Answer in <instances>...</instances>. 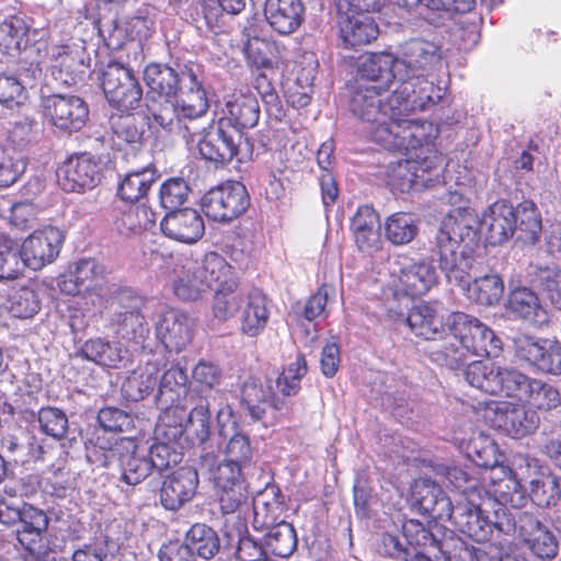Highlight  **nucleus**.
<instances>
[{
    "instance_id": "nucleus-1",
    "label": "nucleus",
    "mask_w": 561,
    "mask_h": 561,
    "mask_svg": "<svg viewBox=\"0 0 561 561\" xmlns=\"http://www.w3.org/2000/svg\"><path fill=\"white\" fill-rule=\"evenodd\" d=\"M405 94L382 87L358 85L350 100V110L362 124L366 138L383 149H404L420 146L438 137L436 125L428 121L409 119L422 111Z\"/></svg>"
},
{
    "instance_id": "nucleus-2",
    "label": "nucleus",
    "mask_w": 561,
    "mask_h": 561,
    "mask_svg": "<svg viewBox=\"0 0 561 561\" xmlns=\"http://www.w3.org/2000/svg\"><path fill=\"white\" fill-rule=\"evenodd\" d=\"M397 60L398 93L408 95L422 111L435 105L442 99L440 89L428 78L443 65L442 46L412 38L401 46Z\"/></svg>"
},
{
    "instance_id": "nucleus-3",
    "label": "nucleus",
    "mask_w": 561,
    "mask_h": 561,
    "mask_svg": "<svg viewBox=\"0 0 561 561\" xmlns=\"http://www.w3.org/2000/svg\"><path fill=\"white\" fill-rule=\"evenodd\" d=\"M436 138L433 137L413 148L388 149L405 153L415 151L414 158L399 160L388 167L386 183L391 191L400 193L421 191L439 181L444 158L435 146Z\"/></svg>"
},
{
    "instance_id": "nucleus-4",
    "label": "nucleus",
    "mask_w": 561,
    "mask_h": 561,
    "mask_svg": "<svg viewBox=\"0 0 561 561\" xmlns=\"http://www.w3.org/2000/svg\"><path fill=\"white\" fill-rule=\"evenodd\" d=\"M473 216V208L458 207L446 216L436 236L439 268L448 282L456 285L466 282L471 267L470 259L460 248L463 237L469 234Z\"/></svg>"
},
{
    "instance_id": "nucleus-5",
    "label": "nucleus",
    "mask_w": 561,
    "mask_h": 561,
    "mask_svg": "<svg viewBox=\"0 0 561 561\" xmlns=\"http://www.w3.org/2000/svg\"><path fill=\"white\" fill-rule=\"evenodd\" d=\"M202 157L217 164H227L236 159L247 162L252 159L253 145L241 130L230 128L225 118H219L217 126L204 131L198 141Z\"/></svg>"
},
{
    "instance_id": "nucleus-6",
    "label": "nucleus",
    "mask_w": 561,
    "mask_h": 561,
    "mask_svg": "<svg viewBox=\"0 0 561 561\" xmlns=\"http://www.w3.org/2000/svg\"><path fill=\"white\" fill-rule=\"evenodd\" d=\"M448 325L451 335L470 355L497 357L501 354V339L478 318L456 311L449 316Z\"/></svg>"
},
{
    "instance_id": "nucleus-7",
    "label": "nucleus",
    "mask_w": 561,
    "mask_h": 561,
    "mask_svg": "<svg viewBox=\"0 0 561 561\" xmlns=\"http://www.w3.org/2000/svg\"><path fill=\"white\" fill-rule=\"evenodd\" d=\"M250 195L244 184L226 181L209 188L202 197L201 208L213 221L229 224L250 207Z\"/></svg>"
},
{
    "instance_id": "nucleus-8",
    "label": "nucleus",
    "mask_w": 561,
    "mask_h": 561,
    "mask_svg": "<svg viewBox=\"0 0 561 561\" xmlns=\"http://www.w3.org/2000/svg\"><path fill=\"white\" fill-rule=\"evenodd\" d=\"M101 87L110 105L117 112H134L140 106L142 89L133 70L119 62H108Z\"/></svg>"
},
{
    "instance_id": "nucleus-9",
    "label": "nucleus",
    "mask_w": 561,
    "mask_h": 561,
    "mask_svg": "<svg viewBox=\"0 0 561 561\" xmlns=\"http://www.w3.org/2000/svg\"><path fill=\"white\" fill-rule=\"evenodd\" d=\"M57 179L65 192L91 190L101 179L100 160L90 152L73 153L59 167Z\"/></svg>"
},
{
    "instance_id": "nucleus-10",
    "label": "nucleus",
    "mask_w": 561,
    "mask_h": 561,
    "mask_svg": "<svg viewBox=\"0 0 561 561\" xmlns=\"http://www.w3.org/2000/svg\"><path fill=\"white\" fill-rule=\"evenodd\" d=\"M412 506L436 520L450 522L454 517L453 503L442 486L430 478H419L410 488Z\"/></svg>"
},
{
    "instance_id": "nucleus-11",
    "label": "nucleus",
    "mask_w": 561,
    "mask_h": 561,
    "mask_svg": "<svg viewBox=\"0 0 561 561\" xmlns=\"http://www.w3.org/2000/svg\"><path fill=\"white\" fill-rule=\"evenodd\" d=\"M121 310L115 313L114 322L117 334L126 341L141 343L149 333L148 324L142 314L146 298L130 290L118 295Z\"/></svg>"
},
{
    "instance_id": "nucleus-12",
    "label": "nucleus",
    "mask_w": 561,
    "mask_h": 561,
    "mask_svg": "<svg viewBox=\"0 0 561 561\" xmlns=\"http://www.w3.org/2000/svg\"><path fill=\"white\" fill-rule=\"evenodd\" d=\"M62 241L61 232L53 226L33 231L20 248L26 266L38 271L51 264L60 252Z\"/></svg>"
},
{
    "instance_id": "nucleus-13",
    "label": "nucleus",
    "mask_w": 561,
    "mask_h": 561,
    "mask_svg": "<svg viewBox=\"0 0 561 561\" xmlns=\"http://www.w3.org/2000/svg\"><path fill=\"white\" fill-rule=\"evenodd\" d=\"M199 478L196 469L183 466L168 473L159 490L161 506L171 512H176L191 502L198 489Z\"/></svg>"
},
{
    "instance_id": "nucleus-14",
    "label": "nucleus",
    "mask_w": 561,
    "mask_h": 561,
    "mask_svg": "<svg viewBox=\"0 0 561 561\" xmlns=\"http://www.w3.org/2000/svg\"><path fill=\"white\" fill-rule=\"evenodd\" d=\"M493 412L492 426L505 431L515 438L533 434L540 424L537 411L524 402H497Z\"/></svg>"
},
{
    "instance_id": "nucleus-15",
    "label": "nucleus",
    "mask_w": 561,
    "mask_h": 561,
    "mask_svg": "<svg viewBox=\"0 0 561 561\" xmlns=\"http://www.w3.org/2000/svg\"><path fill=\"white\" fill-rule=\"evenodd\" d=\"M44 110L54 126L68 131L80 130L89 116L87 103L77 95H48L44 100Z\"/></svg>"
},
{
    "instance_id": "nucleus-16",
    "label": "nucleus",
    "mask_w": 561,
    "mask_h": 561,
    "mask_svg": "<svg viewBox=\"0 0 561 561\" xmlns=\"http://www.w3.org/2000/svg\"><path fill=\"white\" fill-rule=\"evenodd\" d=\"M353 0H348L350 12L341 16L340 34L346 47H356L369 44L376 39L379 28L369 12L380 11L386 0L376 9H362L356 7Z\"/></svg>"
},
{
    "instance_id": "nucleus-17",
    "label": "nucleus",
    "mask_w": 561,
    "mask_h": 561,
    "mask_svg": "<svg viewBox=\"0 0 561 561\" xmlns=\"http://www.w3.org/2000/svg\"><path fill=\"white\" fill-rule=\"evenodd\" d=\"M515 207L504 198L490 204L480 218V229L491 245H501L507 242L516 232Z\"/></svg>"
},
{
    "instance_id": "nucleus-18",
    "label": "nucleus",
    "mask_w": 561,
    "mask_h": 561,
    "mask_svg": "<svg viewBox=\"0 0 561 561\" xmlns=\"http://www.w3.org/2000/svg\"><path fill=\"white\" fill-rule=\"evenodd\" d=\"M162 233L178 242L192 244L205 233V224L201 214L192 208L168 213L160 222Z\"/></svg>"
},
{
    "instance_id": "nucleus-19",
    "label": "nucleus",
    "mask_w": 561,
    "mask_h": 561,
    "mask_svg": "<svg viewBox=\"0 0 561 561\" xmlns=\"http://www.w3.org/2000/svg\"><path fill=\"white\" fill-rule=\"evenodd\" d=\"M105 279V268L94 259H80L75 262L64 279L59 282L60 290L76 296L95 290Z\"/></svg>"
},
{
    "instance_id": "nucleus-20",
    "label": "nucleus",
    "mask_w": 561,
    "mask_h": 561,
    "mask_svg": "<svg viewBox=\"0 0 561 561\" xmlns=\"http://www.w3.org/2000/svg\"><path fill=\"white\" fill-rule=\"evenodd\" d=\"M270 298L260 288H253L245 295V301L239 317V332L248 337L260 336L268 325L271 318Z\"/></svg>"
},
{
    "instance_id": "nucleus-21",
    "label": "nucleus",
    "mask_w": 561,
    "mask_h": 561,
    "mask_svg": "<svg viewBox=\"0 0 561 561\" xmlns=\"http://www.w3.org/2000/svg\"><path fill=\"white\" fill-rule=\"evenodd\" d=\"M225 122L230 128L254 127L260 119V105L256 96L249 90H233L224 98Z\"/></svg>"
},
{
    "instance_id": "nucleus-22",
    "label": "nucleus",
    "mask_w": 561,
    "mask_h": 561,
    "mask_svg": "<svg viewBox=\"0 0 561 561\" xmlns=\"http://www.w3.org/2000/svg\"><path fill=\"white\" fill-rule=\"evenodd\" d=\"M378 221L379 215L370 205L358 206L352 217L350 229L360 252L371 255L381 250L382 240Z\"/></svg>"
},
{
    "instance_id": "nucleus-23",
    "label": "nucleus",
    "mask_w": 561,
    "mask_h": 561,
    "mask_svg": "<svg viewBox=\"0 0 561 561\" xmlns=\"http://www.w3.org/2000/svg\"><path fill=\"white\" fill-rule=\"evenodd\" d=\"M156 334L167 351L179 353L193 340V323L187 314L169 310L160 318Z\"/></svg>"
},
{
    "instance_id": "nucleus-24",
    "label": "nucleus",
    "mask_w": 561,
    "mask_h": 561,
    "mask_svg": "<svg viewBox=\"0 0 561 561\" xmlns=\"http://www.w3.org/2000/svg\"><path fill=\"white\" fill-rule=\"evenodd\" d=\"M437 276L435 267L426 262L412 264L401 268L393 285L394 298H416L427 294L436 284Z\"/></svg>"
},
{
    "instance_id": "nucleus-25",
    "label": "nucleus",
    "mask_w": 561,
    "mask_h": 561,
    "mask_svg": "<svg viewBox=\"0 0 561 561\" xmlns=\"http://www.w3.org/2000/svg\"><path fill=\"white\" fill-rule=\"evenodd\" d=\"M241 407L248 412L253 422H264L266 408L279 411L284 407L271 387H264L260 379L250 377L241 388Z\"/></svg>"
},
{
    "instance_id": "nucleus-26",
    "label": "nucleus",
    "mask_w": 561,
    "mask_h": 561,
    "mask_svg": "<svg viewBox=\"0 0 561 561\" xmlns=\"http://www.w3.org/2000/svg\"><path fill=\"white\" fill-rule=\"evenodd\" d=\"M522 540L540 559H553L559 549L553 534L531 513L520 514Z\"/></svg>"
},
{
    "instance_id": "nucleus-27",
    "label": "nucleus",
    "mask_w": 561,
    "mask_h": 561,
    "mask_svg": "<svg viewBox=\"0 0 561 561\" xmlns=\"http://www.w3.org/2000/svg\"><path fill=\"white\" fill-rule=\"evenodd\" d=\"M388 317L392 320L404 319L410 330L425 340H434L444 329V319L438 314L437 309L431 302H421L413 306L408 316L388 309Z\"/></svg>"
},
{
    "instance_id": "nucleus-28",
    "label": "nucleus",
    "mask_w": 561,
    "mask_h": 561,
    "mask_svg": "<svg viewBox=\"0 0 561 561\" xmlns=\"http://www.w3.org/2000/svg\"><path fill=\"white\" fill-rule=\"evenodd\" d=\"M264 14L275 32L280 35H289L301 25L305 7L301 0H267Z\"/></svg>"
},
{
    "instance_id": "nucleus-29",
    "label": "nucleus",
    "mask_w": 561,
    "mask_h": 561,
    "mask_svg": "<svg viewBox=\"0 0 561 561\" xmlns=\"http://www.w3.org/2000/svg\"><path fill=\"white\" fill-rule=\"evenodd\" d=\"M108 139L114 150L136 149L144 142L142 125L133 112H118L110 116Z\"/></svg>"
},
{
    "instance_id": "nucleus-30",
    "label": "nucleus",
    "mask_w": 561,
    "mask_h": 561,
    "mask_svg": "<svg viewBox=\"0 0 561 561\" xmlns=\"http://www.w3.org/2000/svg\"><path fill=\"white\" fill-rule=\"evenodd\" d=\"M148 87L147 99H174L181 90L182 72H176L168 65L150 64L144 71Z\"/></svg>"
},
{
    "instance_id": "nucleus-31",
    "label": "nucleus",
    "mask_w": 561,
    "mask_h": 561,
    "mask_svg": "<svg viewBox=\"0 0 561 561\" xmlns=\"http://www.w3.org/2000/svg\"><path fill=\"white\" fill-rule=\"evenodd\" d=\"M520 356L538 370L561 375V344L558 342H535L526 339L519 346Z\"/></svg>"
},
{
    "instance_id": "nucleus-32",
    "label": "nucleus",
    "mask_w": 561,
    "mask_h": 561,
    "mask_svg": "<svg viewBox=\"0 0 561 561\" xmlns=\"http://www.w3.org/2000/svg\"><path fill=\"white\" fill-rule=\"evenodd\" d=\"M182 80H186L179 101V113L185 118L196 119L204 116L208 108V99L202 82L198 80L193 68L186 67L182 70Z\"/></svg>"
},
{
    "instance_id": "nucleus-33",
    "label": "nucleus",
    "mask_w": 561,
    "mask_h": 561,
    "mask_svg": "<svg viewBox=\"0 0 561 561\" xmlns=\"http://www.w3.org/2000/svg\"><path fill=\"white\" fill-rule=\"evenodd\" d=\"M50 62L51 75L67 85L76 84L84 73L81 54L68 45L51 47Z\"/></svg>"
},
{
    "instance_id": "nucleus-34",
    "label": "nucleus",
    "mask_w": 561,
    "mask_h": 561,
    "mask_svg": "<svg viewBox=\"0 0 561 561\" xmlns=\"http://www.w3.org/2000/svg\"><path fill=\"white\" fill-rule=\"evenodd\" d=\"M197 265L199 275H202L205 284L208 285V290L240 285L233 266L216 252L206 253L202 262H197Z\"/></svg>"
},
{
    "instance_id": "nucleus-35",
    "label": "nucleus",
    "mask_w": 561,
    "mask_h": 561,
    "mask_svg": "<svg viewBox=\"0 0 561 561\" xmlns=\"http://www.w3.org/2000/svg\"><path fill=\"white\" fill-rule=\"evenodd\" d=\"M457 515L454 514L453 522L459 530L477 542L489 541L493 531V520L483 515V511L477 505H458Z\"/></svg>"
},
{
    "instance_id": "nucleus-36",
    "label": "nucleus",
    "mask_w": 561,
    "mask_h": 561,
    "mask_svg": "<svg viewBox=\"0 0 561 561\" xmlns=\"http://www.w3.org/2000/svg\"><path fill=\"white\" fill-rule=\"evenodd\" d=\"M170 401L174 399L171 397ZM186 407L181 403H171L163 409L159 415L154 428L157 440L168 443H178L183 447V437L185 435Z\"/></svg>"
},
{
    "instance_id": "nucleus-37",
    "label": "nucleus",
    "mask_w": 561,
    "mask_h": 561,
    "mask_svg": "<svg viewBox=\"0 0 561 561\" xmlns=\"http://www.w3.org/2000/svg\"><path fill=\"white\" fill-rule=\"evenodd\" d=\"M508 309L512 313L531 324L540 325L548 321V314L535 291L527 287H517L508 297Z\"/></svg>"
},
{
    "instance_id": "nucleus-38",
    "label": "nucleus",
    "mask_w": 561,
    "mask_h": 561,
    "mask_svg": "<svg viewBox=\"0 0 561 561\" xmlns=\"http://www.w3.org/2000/svg\"><path fill=\"white\" fill-rule=\"evenodd\" d=\"M397 61V57L390 53H371L363 57L358 66V73L360 78L380 81L388 85L394 79L399 81Z\"/></svg>"
},
{
    "instance_id": "nucleus-39",
    "label": "nucleus",
    "mask_w": 561,
    "mask_h": 561,
    "mask_svg": "<svg viewBox=\"0 0 561 561\" xmlns=\"http://www.w3.org/2000/svg\"><path fill=\"white\" fill-rule=\"evenodd\" d=\"M314 72L313 67L298 66L294 72L295 77L286 81L284 96L294 108H304L310 104L313 94Z\"/></svg>"
},
{
    "instance_id": "nucleus-40",
    "label": "nucleus",
    "mask_w": 561,
    "mask_h": 561,
    "mask_svg": "<svg viewBox=\"0 0 561 561\" xmlns=\"http://www.w3.org/2000/svg\"><path fill=\"white\" fill-rule=\"evenodd\" d=\"M211 413L208 402H201L190 411L186 410L185 435L183 445L190 447L204 445L210 436Z\"/></svg>"
},
{
    "instance_id": "nucleus-41",
    "label": "nucleus",
    "mask_w": 561,
    "mask_h": 561,
    "mask_svg": "<svg viewBox=\"0 0 561 561\" xmlns=\"http://www.w3.org/2000/svg\"><path fill=\"white\" fill-rule=\"evenodd\" d=\"M76 355L84 360L111 368L117 367L122 360L121 347L100 336L85 340Z\"/></svg>"
},
{
    "instance_id": "nucleus-42",
    "label": "nucleus",
    "mask_w": 561,
    "mask_h": 561,
    "mask_svg": "<svg viewBox=\"0 0 561 561\" xmlns=\"http://www.w3.org/2000/svg\"><path fill=\"white\" fill-rule=\"evenodd\" d=\"M517 239L523 243L535 244L541 234V216L533 201H523L515 207Z\"/></svg>"
},
{
    "instance_id": "nucleus-43",
    "label": "nucleus",
    "mask_w": 561,
    "mask_h": 561,
    "mask_svg": "<svg viewBox=\"0 0 561 561\" xmlns=\"http://www.w3.org/2000/svg\"><path fill=\"white\" fill-rule=\"evenodd\" d=\"M198 271L197 262H186L182 265L181 273L173 282V293L179 299L195 301L209 291Z\"/></svg>"
},
{
    "instance_id": "nucleus-44",
    "label": "nucleus",
    "mask_w": 561,
    "mask_h": 561,
    "mask_svg": "<svg viewBox=\"0 0 561 561\" xmlns=\"http://www.w3.org/2000/svg\"><path fill=\"white\" fill-rule=\"evenodd\" d=\"M133 445V450L122 453L117 458L122 468V481L128 485L139 484L153 469V462L150 460L149 456L139 454L138 440L135 437Z\"/></svg>"
},
{
    "instance_id": "nucleus-45",
    "label": "nucleus",
    "mask_w": 561,
    "mask_h": 561,
    "mask_svg": "<svg viewBox=\"0 0 561 561\" xmlns=\"http://www.w3.org/2000/svg\"><path fill=\"white\" fill-rule=\"evenodd\" d=\"M113 432L106 430L94 431L90 442L93 445V453L101 454V465L108 467L112 458H118L122 453H127L134 448V437H121L112 434Z\"/></svg>"
},
{
    "instance_id": "nucleus-46",
    "label": "nucleus",
    "mask_w": 561,
    "mask_h": 561,
    "mask_svg": "<svg viewBox=\"0 0 561 561\" xmlns=\"http://www.w3.org/2000/svg\"><path fill=\"white\" fill-rule=\"evenodd\" d=\"M265 545L268 557L286 559L297 548V535L294 526L287 522H280L270 528L265 535Z\"/></svg>"
},
{
    "instance_id": "nucleus-47",
    "label": "nucleus",
    "mask_w": 561,
    "mask_h": 561,
    "mask_svg": "<svg viewBox=\"0 0 561 561\" xmlns=\"http://www.w3.org/2000/svg\"><path fill=\"white\" fill-rule=\"evenodd\" d=\"M504 294L503 279L496 274H486L474 278L467 286V297L481 306H494Z\"/></svg>"
},
{
    "instance_id": "nucleus-48",
    "label": "nucleus",
    "mask_w": 561,
    "mask_h": 561,
    "mask_svg": "<svg viewBox=\"0 0 561 561\" xmlns=\"http://www.w3.org/2000/svg\"><path fill=\"white\" fill-rule=\"evenodd\" d=\"M153 181V170L147 167L130 171L118 183L117 196L126 203H137L148 194Z\"/></svg>"
},
{
    "instance_id": "nucleus-49",
    "label": "nucleus",
    "mask_w": 561,
    "mask_h": 561,
    "mask_svg": "<svg viewBox=\"0 0 561 561\" xmlns=\"http://www.w3.org/2000/svg\"><path fill=\"white\" fill-rule=\"evenodd\" d=\"M417 233V221L410 213L391 214L385 221V237L393 245H405L413 241Z\"/></svg>"
},
{
    "instance_id": "nucleus-50",
    "label": "nucleus",
    "mask_w": 561,
    "mask_h": 561,
    "mask_svg": "<svg viewBox=\"0 0 561 561\" xmlns=\"http://www.w3.org/2000/svg\"><path fill=\"white\" fill-rule=\"evenodd\" d=\"M245 295L240 290L239 285L215 290L211 301L214 318L220 322L234 318L241 311Z\"/></svg>"
},
{
    "instance_id": "nucleus-51",
    "label": "nucleus",
    "mask_w": 561,
    "mask_h": 561,
    "mask_svg": "<svg viewBox=\"0 0 561 561\" xmlns=\"http://www.w3.org/2000/svg\"><path fill=\"white\" fill-rule=\"evenodd\" d=\"M187 545L196 551L198 557L210 560L220 550L218 534L208 525L203 523L193 524L186 533Z\"/></svg>"
},
{
    "instance_id": "nucleus-52",
    "label": "nucleus",
    "mask_w": 561,
    "mask_h": 561,
    "mask_svg": "<svg viewBox=\"0 0 561 561\" xmlns=\"http://www.w3.org/2000/svg\"><path fill=\"white\" fill-rule=\"evenodd\" d=\"M243 49L247 59L256 69H265L270 73L278 69L275 43L255 36L247 41Z\"/></svg>"
},
{
    "instance_id": "nucleus-53",
    "label": "nucleus",
    "mask_w": 561,
    "mask_h": 561,
    "mask_svg": "<svg viewBox=\"0 0 561 561\" xmlns=\"http://www.w3.org/2000/svg\"><path fill=\"white\" fill-rule=\"evenodd\" d=\"M500 366L495 364H486L482 360H474L467 365L465 378L472 387L495 396L497 388V379L501 374Z\"/></svg>"
},
{
    "instance_id": "nucleus-54",
    "label": "nucleus",
    "mask_w": 561,
    "mask_h": 561,
    "mask_svg": "<svg viewBox=\"0 0 561 561\" xmlns=\"http://www.w3.org/2000/svg\"><path fill=\"white\" fill-rule=\"evenodd\" d=\"M523 402L536 411H550L561 404V396L553 386L533 379Z\"/></svg>"
},
{
    "instance_id": "nucleus-55",
    "label": "nucleus",
    "mask_w": 561,
    "mask_h": 561,
    "mask_svg": "<svg viewBox=\"0 0 561 561\" xmlns=\"http://www.w3.org/2000/svg\"><path fill=\"white\" fill-rule=\"evenodd\" d=\"M533 378L527 377L514 368H501L495 396H503L523 402Z\"/></svg>"
},
{
    "instance_id": "nucleus-56",
    "label": "nucleus",
    "mask_w": 561,
    "mask_h": 561,
    "mask_svg": "<svg viewBox=\"0 0 561 561\" xmlns=\"http://www.w3.org/2000/svg\"><path fill=\"white\" fill-rule=\"evenodd\" d=\"M158 382V375L148 369L134 370L123 382L122 391L124 397L134 402H138L150 396Z\"/></svg>"
},
{
    "instance_id": "nucleus-57",
    "label": "nucleus",
    "mask_w": 561,
    "mask_h": 561,
    "mask_svg": "<svg viewBox=\"0 0 561 561\" xmlns=\"http://www.w3.org/2000/svg\"><path fill=\"white\" fill-rule=\"evenodd\" d=\"M119 227L128 232L139 233L156 226L157 214L147 205L136 203L128 206L118 219Z\"/></svg>"
},
{
    "instance_id": "nucleus-58",
    "label": "nucleus",
    "mask_w": 561,
    "mask_h": 561,
    "mask_svg": "<svg viewBox=\"0 0 561 561\" xmlns=\"http://www.w3.org/2000/svg\"><path fill=\"white\" fill-rule=\"evenodd\" d=\"M41 309V300L37 293L27 286H22L12 291L8 298L9 312L19 319L33 318Z\"/></svg>"
},
{
    "instance_id": "nucleus-59",
    "label": "nucleus",
    "mask_w": 561,
    "mask_h": 561,
    "mask_svg": "<svg viewBox=\"0 0 561 561\" xmlns=\"http://www.w3.org/2000/svg\"><path fill=\"white\" fill-rule=\"evenodd\" d=\"M26 161L12 147L0 145V187L16 183L26 169Z\"/></svg>"
},
{
    "instance_id": "nucleus-60",
    "label": "nucleus",
    "mask_w": 561,
    "mask_h": 561,
    "mask_svg": "<svg viewBox=\"0 0 561 561\" xmlns=\"http://www.w3.org/2000/svg\"><path fill=\"white\" fill-rule=\"evenodd\" d=\"M308 371L307 360L302 353L289 363L276 379V387L285 397L295 396L300 390V381Z\"/></svg>"
},
{
    "instance_id": "nucleus-61",
    "label": "nucleus",
    "mask_w": 561,
    "mask_h": 561,
    "mask_svg": "<svg viewBox=\"0 0 561 561\" xmlns=\"http://www.w3.org/2000/svg\"><path fill=\"white\" fill-rule=\"evenodd\" d=\"M147 119L151 127L171 130L179 116L172 99H147Z\"/></svg>"
},
{
    "instance_id": "nucleus-62",
    "label": "nucleus",
    "mask_w": 561,
    "mask_h": 561,
    "mask_svg": "<svg viewBox=\"0 0 561 561\" xmlns=\"http://www.w3.org/2000/svg\"><path fill=\"white\" fill-rule=\"evenodd\" d=\"M27 267L22 255L13 241L5 240L0 243V279L13 280L23 275Z\"/></svg>"
},
{
    "instance_id": "nucleus-63",
    "label": "nucleus",
    "mask_w": 561,
    "mask_h": 561,
    "mask_svg": "<svg viewBox=\"0 0 561 561\" xmlns=\"http://www.w3.org/2000/svg\"><path fill=\"white\" fill-rule=\"evenodd\" d=\"M191 190L182 178L165 180L159 192L161 206L170 211L178 210L187 199Z\"/></svg>"
},
{
    "instance_id": "nucleus-64",
    "label": "nucleus",
    "mask_w": 561,
    "mask_h": 561,
    "mask_svg": "<svg viewBox=\"0 0 561 561\" xmlns=\"http://www.w3.org/2000/svg\"><path fill=\"white\" fill-rule=\"evenodd\" d=\"M37 420L44 434L57 439L67 435L68 417L62 410L54 407L41 408Z\"/></svg>"
}]
</instances>
